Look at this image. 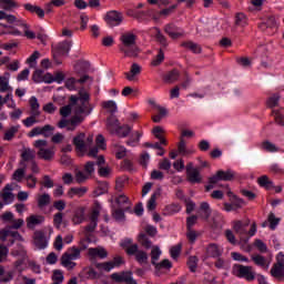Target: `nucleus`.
Returning a JSON list of instances; mask_svg holds the SVG:
<instances>
[{"instance_id": "1", "label": "nucleus", "mask_w": 284, "mask_h": 284, "mask_svg": "<svg viewBox=\"0 0 284 284\" xmlns=\"http://www.w3.org/2000/svg\"><path fill=\"white\" fill-rule=\"evenodd\" d=\"M94 106L90 104V93L85 90H80L77 95L70 97V103L60 109V115L63 116L58 122L60 130H68V132H74L85 118L92 114Z\"/></svg>"}, {"instance_id": "2", "label": "nucleus", "mask_w": 284, "mask_h": 284, "mask_svg": "<svg viewBox=\"0 0 284 284\" xmlns=\"http://www.w3.org/2000/svg\"><path fill=\"white\" fill-rule=\"evenodd\" d=\"M122 45L121 52H124L126 57H136L139 54V48H136V34L132 32L123 33L120 38Z\"/></svg>"}, {"instance_id": "3", "label": "nucleus", "mask_w": 284, "mask_h": 284, "mask_svg": "<svg viewBox=\"0 0 284 284\" xmlns=\"http://www.w3.org/2000/svg\"><path fill=\"white\" fill-rule=\"evenodd\" d=\"M106 130L111 134H116L120 139H125L132 132V126L124 124L121 126L116 118H109L106 120Z\"/></svg>"}, {"instance_id": "4", "label": "nucleus", "mask_w": 284, "mask_h": 284, "mask_svg": "<svg viewBox=\"0 0 284 284\" xmlns=\"http://www.w3.org/2000/svg\"><path fill=\"white\" fill-rule=\"evenodd\" d=\"M232 227L239 236H248V239H252V236L256 234V223H253L250 231H247V227H250V219L233 221Z\"/></svg>"}, {"instance_id": "5", "label": "nucleus", "mask_w": 284, "mask_h": 284, "mask_svg": "<svg viewBox=\"0 0 284 284\" xmlns=\"http://www.w3.org/2000/svg\"><path fill=\"white\" fill-rule=\"evenodd\" d=\"M33 146L38 150L39 159L52 161L54 159V146L48 148V140H36Z\"/></svg>"}, {"instance_id": "6", "label": "nucleus", "mask_w": 284, "mask_h": 284, "mask_svg": "<svg viewBox=\"0 0 284 284\" xmlns=\"http://www.w3.org/2000/svg\"><path fill=\"white\" fill-rule=\"evenodd\" d=\"M232 179H234V171L220 170L209 179V185H206V191L210 192V190H214V185H216V183H219L220 181H232Z\"/></svg>"}, {"instance_id": "7", "label": "nucleus", "mask_w": 284, "mask_h": 284, "mask_svg": "<svg viewBox=\"0 0 284 284\" xmlns=\"http://www.w3.org/2000/svg\"><path fill=\"white\" fill-rule=\"evenodd\" d=\"M72 49V41H63L52 47L53 59L58 65H61V60L58 57H68L70 50Z\"/></svg>"}, {"instance_id": "8", "label": "nucleus", "mask_w": 284, "mask_h": 284, "mask_svg": "<svg viewBox=\"0 0 284 284\" xmlns=\"http://www.w3.org/2000/svg\"><path fill=\"white\" fill-rule=\"evenodd\" d=\"M233 274L239 278H245V281H254L256 278V273L252 266H245L236 264L233 267Z\"/></svg>"}, {"instance_id": "9", "label": "nucleus", "mask_w": 284, "mask_h": 284, "mask_svg": "<svg viewBox=\"0 0 284 284\" xmlns=\"http://www.w3.org/2000/svg\"><path fill=\"white\" fill-rule=\"evenodd\" d=\"M0 241H2V243H9V245H14V241L23 243L24 240L19 232L4 229L0 230Z\"/></svg>"}, {"instance_id": "10", "label": "nucleus", "mask_w": 284, "mask_h": 284, "mask_svg": "<svg viewBox=\"0 0 284 284\" xmlns=\"http://www.w3.org/2000/svg\"><path fill=\"white\" fill-rule=\"evenodd\" d=\"M104 21L109 28H116L123 23V13L116 10L108 11L104 16Z\"/></svg>"}, {"instance_id": "11", "label": "nucleus", "mask_w": 284, "mask_h": 284, "mask_svg": "<svg viewBox=\"0 0 284 284\" xmlns=\"http://www.w3.org/2000/svg\"><path fill=\"white\" fill-rule=\"evenodd\" d=\"M99 214H101V204L95 202V206L92 209L91 213L89 214V225H87V232H93L97 230V225H99Z\"/></svg>"}, {"instance_id": "12", "label": "nucleus", "mask_w": 284, "mask_h": 284, "mask_svg": "<svg viewBox=\"0 0 284 284\" xmlns=\"http://www.w3.org/2000/svg\"><path fill=\"white\" fill-rule=\"evenodd\" d=\"M109 203H111V207H125V205H129L128 207H130L131 205L130 197L124 193H115L111 195Z\"/></svg>"}, {"instance_id": "13", "label": "nucleus", "mask_w": 284, "mask_h": 284, "mask_svg": "<svg viewBox=\"0 0 284 284\" xmlns=\"http://www.w3.org/2000/svg\"><path fill=\"white\" fill-rule=\"evenodd\" d=\"M123 263H125L123 261V257L115 256L112 261L98 263L97 268L102 270V272H112V270H114V267H121V265H123Z\"/></svg>"}, {"instance_id": "14", "label": "nucleus", "mask_w": 284, "mask_h": 284, "mask_svg": "<svg viewBox=\"0 0 284 284\" xmlns=\"http://www.w3.org/2000/svg\"><path fill=\"white\" fill-rule=\"evenodd\" d=\"M50 239L45 237V233L42 231H36L33 234V245L36 250H45L48 247Z\"/></svg>"}, {"instance_id": "15", "label": "nucleus", "mask_w": 284, "mask_h": 284, "mask_svg": "<svg viewBox=\"0 0 284 284\" xmlns=\"http://www.w3.org/2000/svg\"><path fill=\"white\" fill-rule=\"evenodd\" d=\"M186 175L190 181V183H201V172L199 169L194 168V163L190 162L186 164Z\"/></svg>"}, {"instance_id": "16", "label": "nucleus", "mask_w": 284, "mask_h": 284, "mask_svg": "<svg viewBox=\"0 0 284 284\" xmlns=\"http://www.w3.org/2000/svg\"><path fill=\"white\" fill-rule=\"evenodd\" d=\"M111 278L115 283H126V284H130V283H132L134 277H133L132 272L123 271V272H120V273L111 274Z\"/></svg>"}, {"instance_id": "17", "label": "nucleus", "mask_w": 284, "mask_h": 284, "mask_svg": "<svg viewBox=\"0 0 284 284\" xmlns=\"http://www.w3.org/2000/svg\"><path fill=\"white\" fill-rule=\"evenodd\" d=\"M73 145H75L79 154H85L88 151V144H85V133H79L73 138Z\"/></svg>"}, {"instance_id": "18", "label": "nucleus", "mask_w": 284, "mask_h": 284, "mask_svg": "<svg viewBox=\"0 0 284 284\" xmlns=\"http://www.w3.org/2000/svg\"><path fill=\"white\" fill-rule=\"evenodd\" d=\"M12 87H10V80L6 77H0V92H9L2 100L4 104L12 99Z\"/></svg>"}, {"instance_id": "19", "label": "nucleus", "mask_w": 284, "mask_h": 284, "mask_svg": "<svg viewBox=\"0 0 284 284\" xmlns=\"http://www.w3.org/2000/svg\"><path fill=\"white\" fill-rule=\"evenodd\" d=\"M164 30L171 39H181V37H183V34H185V31H183V29H181L172 23L166 24Z\"/></svg>"}, {"instance_id": "20", "label": "nucleus", "mask_w": 284, "mask_h": 284, "mask_svg": "<svg viewBox=\"0 0 284 284\" xmlns=\"http://www.w3.org/2000/svg\"><path fill=\"white\" fill-rule=\"evenodd\" d=\"M87 81H90V83H92V78H90V75H83L79 80L74 78H69L65 81V88L70 91L77 90V83H87Z\"/></svg>"}, {"instance_id": "21", "label": "nucleus", "mask_w": 284, "mask_h": 284, "mask_svg": "<svg viewBox=\"0 0 284 284\" xmlns=\"http://www.w3.org/2000/svg\"><path fill=\"white\" fill-rule=\"evenodd\" d=\"M45 222V217L42 215H30L27 217V227L29 230H34L37 225H41Z\"/></svg>"}, {"instance_id": "22", "label": "nucleus", "mask_w": 284, "mask_h": 284, "mask_svg": "<svg viewBox=\"0 0 284 284\" xmlns=\"http://www.w3.org/2000/svg\"><path fill=\"white\" fill-rule=\"evenodd\" d=\"M206 254L211 258H219L223 255V247H221L219 244H210L206 247Z\"/></svg>"}, {"instance_id": "23", "label": "nucleus", "mask_w": 284, "mask_h": 284, "mask_svg": "<svg viewBox=\"0 0 284 284\" xmlns=\"http://www.w3.org/2000/svg\"><path fill=\"white\" fill-rule=\"evenodd\" d=\"M1 199L4 202V205H10L14 201V194L12 193V186L8 184L0 194Z\"/></svg>"}, {"instance_id": "24", "label": "nucleus", "mask_w": 284, "mask_h": 284, "mask_svg": "<svg viewBox=\"0 0 284 284\" xmlns=\"http://www.w3.org/2000/svg\"><path fill=\"white\" fill-rule=\"evenodd\" d=\"M252 261L262 270H270L271 261L265 258L263 255H252Z\"/></svg>"}, {"instance_id": "25", "label": "nucleus", "mask_w": 284, "mask_h": 284, "mask_svg": "<svg viewBox=\"0 0 284 284\" xmlns=\"http://www.w3.org/2000/svg\"><path fill=\"white\" fill-rule=\"evenodd\" d=\"M197 212L200 216L204 219V221H207V219L212 216V209L210 207V203L207 202H201Z\"/></svg>"}, {"instance_id": "26", "label": "nucleus", "mask_w": 284, "mask_h": 284, "mask_svg": "<svg viewBox=\"0 0 284 284\" xmlns=\"http://www.w3.org/2000/svg\"><path fill=\"white\" fill-rule=\"evenodd\" d=\"M89 255L93 258H108V251L103 246L89 248Z\"/></svg>"}, {"instance_id": "27", "label": "nucleus", "mask_w": 284, "mask_h": 284, "mask_svg": "<svg viewBox=\"0 0 284 284\" xmlns=\"http://www.w3.org/2000/svg\"><path fill=\"white\" fill-rule=\"evenodd\" d=\"M85 221V207H78L74 211L73 217H72V223L74 225H81Z\"/></svg>"}, {"instance_id": "28", "label": "nucleus", "mask_w": 284, "mask_h": 284, "mask_svg": "<svg viewBox=\"0 0 284 284\" xmlns=\"http://www.w3.org/2000/svg\"><path fill=\"white\" fill-rule=\"evenodd\" d=\"M24 9L28 10V12H31V14H37L39 19H43V17H45V11L41 9V7L27 3L24 4Z\"/></svg>"}, {"instance_id": "29", "label": "nucleus", "mask_w": 284, "mask_h": 284, "mask_svg": "<svg viewBox=\"0 0 284 284\" xmlns=\"http://www.w3.org/2000/svg\"><path fill=\"white\" fill-rule=\"evenodd\" d=\"M88 193V187L82 186V187H71L68 191V197L69 199H74V196H84Z\"/></svg>"}, {"instance_id": "30", "label": "nucleus", "mask_w": 284, "mask_h": 284, "mask_svg": "<svg viewBox=\"0 0 284 284\" xmlns=\"http://www.w3.org/2000/svg\"><path fill=\"white\" fill-rule=\"evenodd\" d=\"M29 105H30V111H31V114H40L41 115V104H39V99H37V97H31L29 99Z\"/></svg>"}, {"instance_id": "31", "label": "nucleus", "mask_w": 284, "mask_h": 284, "mask_svg": "<svg viewBox=\"0 0 284 284\" xmlns=\"http://www.w3.org/2000/svg\"><path fill=\"white\" fill-rule=\"evenodd\" d=\"M271 276L276 278L277 281H283L284 278V266H280L278 264H274L271 268Z\"/></svg>"}, {"instance_id": "32", "label": "nucleus", "mask_w": 284, "mask_h": 284, "mask_svg": "<svg viewBox=\"0 0 284 284\" xmlns=\"http://www.w3.org/2000/svg\"><path fill=\"white\" fill-rule=\"evenodd\" d=\"M141 136H143L142 131H135L126 141V145H129L130 148H136V145L141 143Z\"/></svg>"}, {"instance_id": "33", "label": "nucleus", "mask_w": 284, "mask_h": 284, "mask_svg": "<svg viewBox=\"0 0 284 284\" xmlns=\"http://www.w3.org/2000/svg\"><path fill=\"white\" fill-rule=\"evenodd\" d=\"M139 74H141V65H139L138 63H133L130 72H128L125 77L128 81H134V79H136Z\"/></svg>"}, {"instance_id": "34", "label": "nucleus", "mask_w": 284, "mask_h": 284, "mask_svg": "<svg viewBox=\"0 0 284 284\" xmlns=\"http://www.w3.org/2000/svg\"><path fill=\"white\" fill-rule=\"evenodd\" d=\"M178 152L182 156H187V154H194V148H187V145H185V141L181 140L178 145Z\"/></svg>"}, {"instance_id": "35", "label": "nucleus", "mask_w": 284, "mask_h": 284, "mask_svg": "<svg viewBox=\"0 0 284 284\" xmlns=\"http://www.w3.org/2000/svg\"><path fill=\"white\" fill-rule=\"evenodd\" d=\"M257 183L265 190H274V182H272L267 175H262L258 178Z\"/></svg>"}, {"instance_id": "36", "label": "nucleus", "mask_w": 284, "mask_h": 284, "mask_svg": "<svg viewBox=\"0 0 284 284\" xmlns=\"http://www.w3.org/2000/svg\"><path fill=\"white\" fill-rule=\"evenodd\" d=\"M181 77L179 70L174 69L164 75L165 83H176V80Z\"/></svg>"}, {"instance_id": "37", "label": "nucleus", "mask_w": 284, "mask_h": 284, "mask_svg": "<svg viewBox=\"0 0 284 284\" xmlns=\"http://www.w3.org/2000/svg\"><path fill=\"white\" fill-rule=\"evenodd\" d=\"M112 151L115 154L116 159H124L125 154H128V149L119 144H113Z\"/></svg>"}, {"instance_id": "38", "label": "nucleus", "mask_w": 284, "mask_h": 284, "mask_svg": "<svg viewBox=\"0 0 284 284\" xmlns=\"http://www.w3.org/2000/svg\"><path fill=\"white\" fill-rule=\"evenodd\" d=\"M20 129H21V125L19 124L9 128L4 132V136H3L4 141H12V139H14V134H17V132H19Z\"/></svg>"}, {"instance_id": "39", "label": "nucleus", "mask_w": 284, "mask_h": 284, "mask_svg": "<svg viewBox=\"0 0 284 284\" xmlns=\"http://www.w3.org/2000/svg\"><path fill=\"white\" fill-rule=\"evenodd\" d=\"M37 152L30 148L23 149L21 153L22 161H34Z\"/></svg>"}, {"instance_id": "40", "label": "nucleus", "mask_w": 284, "mask_h": 284, "mask_svg": "<svg viewBox=\"0 0 284 284\" xmlns=\"http://www.w3.org/2000/svg\"><path fill=\"white\" fill-rule=\"evenodd\" d=\"M61 265L67 270H74V267H77V263H74V260L70 258L65 254H63L61 257Z\"/></svg>"}, {"instance_id": "41", "label": "nucleus", "mask_w": 284, "mask_h": 284, "mask_svg": "<svg viewBox=\"0 0 284 284\" xmlns=\"http://www.w3.org/2000/svg\"><path fill=\"white\" fill-rule=\"evenodd\" d=\"M18 26H21L24 32V37H27V39H37V34L34 33V31L30 30V27L26 22L18 21Z\"/></svg>"}, {"instance_id": "42", "label": "nucleus", "mask_w": 284, "mask_h": 284, "mask_svg": "<svg viewBox=\"0 0 284 284\" xmlns=\"http://www.w3.org/2000/svg\"><path fill=\"white\" fill-rule=\"evenodd\" d=\"M1 8L2 10H6L7 12H12L14 8H19V4L14 2V0H1Z\"/></svg>"}, {"instance_id": "43", "label": "nucleus", "mask_w": 284, "mask_h": 284, "mask_svg": "<svg viewBox=\"0 0 284 284\" xmlns=\"http://www.w3.org/2000/svg\"><path fill=\"white\" fill-rule=\"evenodd\" d=\"M161 248L159 246H154L151 251V263L152 265H154V267H156V265L159 264V258H161Z\"/></svg>"}, {"instance_id": "44", "label": "nucleus", "mask_w": 284, "mask_h": 284, "mask_svg": "<svg viewBox=\"0 0 284 284\" xmlns=\"http://www.w3.org/2000/svg\"><path fill=\"white\" fill-rule=\"evenodd\" d=\"M128 210H130V207H125L124 210L114 209L112 211L113 219L119 222L125 221V212H128Z\"/></svg>"}, {"instance_id": "45", "label": "nucleus", "mask_w": 284, "mask_h": 284, "mask_svg": "<svg viewBox=\"0 0 284 284\" xmlns=\"http://www.w3.org/2000/svg\"><path fill=\"white\" fill-rule=\"evenodd\" d=\"M163 61H165V53L163 52V49H159V52L155 55V58L152 60L151 65H153V68H156L161 65Z\"/></svg>"}, {"instance_id": "46", "label": "nucleus", "mask_w": 284, "mask_h": 284, "mask_svg": "<svg viewBox=\"0 0 284 284\" xmlns=\"http://www.w3.org/2000/svg\"><path fill=\"white\" fill-rule=\"evenodd\" d=\"M64 256H68L73 261H78V258H81V250L73 246L69 248L68 252L64 253Z\"/></svg>"}, {"instance_id": "47", "label": "nucleus", "mask_w": 284, "mask_h": 284, "mask_svg": "<svg viewBox=\"0 0 284 284\" xmlns=\"http://www.w3.org/2000/svg\"><path fill=\"white\" fill-rule=\"evenodd\" d=\"M39 116H41L40 114H36L31 113V115L27 119H24L22 121L23 125H26V128H32V125H36V123H39V121L37 119H39Z\"/></svg>"}, {"instance_id": "48", "label": "nucleus", "mask_w": 284, "mask_h": 284, "mask_svg": "<svg viewBox=\"0 0 284 284\" xmlns=\"http://www.w3.org/2000/svg\"><path fill=\"white\" fill-rule=\"evenodd\" d=\"M227 196H230V199H234L233 201V205H235V210H241V207H243V205H245V201H243V199H239L236 197V195H234V193H232V191H227Z\"/></svg>"}, {"instance_id": "49", "label": "nucleus", "mask_w": 284, "mask_h": 284, "mask_svg": "<svg viewBox=\"0 0 284 284\" xmlns=\"http://www.w3.org/2000/svg\"><path fill=\"white\" fill-rule=\"evenodd\" d=\"M183 248V244L179 243L170 248L171 258L176 261L179 256H181V250Z\"/></svg>"}, {"instance_id": "50", "label": "nucleus", "mask_w": 284, "mask_h": 284, "mask_svg": "<svg viewBox=\"0 0 284 284\" xmlns=\"http://www.w3.org/2000/svg\"><path fill=\"white\" fill-rule=\"evenodd\" d=\"M183 48H186L187 50H191V52H194V54H200L201 52V45L194 43V42H184L182 43Z\"/></svg>"}, {"instance_id": "51", "label": "nucleus", "mask_w": 284, "mask_h": 284, "mask_svg": "<svg viewBox=\"0 0 284 284\" xmlns=\"http://www.w3.org/2000/svg\"><path fill=\"white\" fill-rule=\"evenodd\" d=\"M139 243H141V245L143 247H145L146 250H150V247H152V241H150V239L148 237V235H145V233H141L139 235L138 239Z\"/></svg>"}, {"instance_id": "52", "label": "nucleus", "mask_w": 284, "mask_h": 284, "mask_svg": "<svg viewBox=\"0 0 284 284\" xmlns=\"http://www.w3.org/2000/svg\"><path fill=\"white\" fill-rule=\"evenodd\" d=\"M41 57L39 51H34L28 59L27 63L30 68H37V60Z\"/></svg>"}, {"instance_id": "53", "label": "nucleus", "mask_w": 284, "mask_h": 284, "mask_svg": "<svg viewBox=\"0 0 284 284\" xmlns=\"http://www.w3.org/2000/svg\"><path fill=\"white\" fill-rule=\"evenodd\" d=\"M50 194L44 193L38 197V207H45L50 205Z\"/></svg>"}, {"instance_id": "54", "label": "nucleus", "mask_w": 284, "mask_h": 284, "mask_svg": "<svg viewBox=\"0 0 284 284\" xmlns=\"http://www.w3.org/2000/svg\"><path fill=\"white\" fill-rule=\"evenodd\" d=\"M148 253L145 251H139L135 254V261L140 264V265H145L148 263Z\"/></svg>"}, {"instance_id": "55", "label": "nucleus", "mask_w": 284, "mask_h": 284, "mask_svg": "<svg viewBox=\"0 0 284 284\" xmlns=\"http://www.w3.org/2000/svg\"><path fill=\"white\" fill-rule=\"evenodd\" d=\"M262 149L265 150V152H281V149L270 141L263 142Z\"/></svg>"}, {"instance_id": "56", "label": "nucleus", "mask_w": 284, "mask_h": 284, "mask_svg": "<svg viewBox=\"0 0 284 284\" xmlns=\"http://www.w3.org/2000/svg\"><path fill=\"white\" fill-rule=\"evenodd\" d=\"M179 212H181V206L176 203L165 206V214H179Z\"/></svg>"}, {"instance_id": "57", "label": "nucleus", "mask_w": 284, "mask_h": 284, "mask_svg": "<svg viewBox=\"0 0 284 284\" xmlns=\"http://www.w3.org/2000/svg\"><path fill=\"white\" fill-rule=\"evenodd\" d=\"M235 23L241 28H245V26H247V17L244 13H237L235 17Z\"/></svg>"}, {"instance_id": "58", "label": "nucleus", "mask_w": 284, "mask_h": 284, "mask_svg": "<svg viewBox=\"0 0 284 284\" xmlns=\"http://www.w3.org/2000/svg\"><path fill=\"white\" fill-rule=\"evenodd\" d=\"M63 224V213L59 212L53 215V225L57 230H61V225Z\"/></svg>"}, {"instance_id": "59", "label": "nucleus", "mask_w": 284, "mask_h": 284, "mask_svg": "<svg viewBox=\"0 0 284 284\" xmlns=\"http://www.w3.org/2000/svg\"><path fill=\"white\" fill-rule=\"evenodd\" d=\"M268 223L271 230H276V227H278V223H281V219L276 217L274 213H271L268 215Z\"/></svg>"}, {"instance_id": "60", "label": "nucleus", "mask_w": 284, "mask_h": 284, "mask_svg": "<svg viewBox=\"0 0 284 284\" xmlns=\"http://www.w3.org/2000/svg\"><path fill=\"white\" fill-rule=\"evenodd\" d=\"M187 266H189L190 272H196V267H199V257L191 256L189 258Z\"/></svg>"}, {"instance_id": "61", "label": "nucleus", "mask_w": 284, "mask_h": 284, "mask_svg": "<svg viewBox=\"0 0 284 284\" xmlns=\"http://www.w3.org/2000/svg\"><path fill=\"white\" fill-rule=\"evenodd\" d=\"M103 108H105V110H109V112H111V114H114V112H116V110H118L116 102L113 100H109V101L104 102Z\"/></svg>"}, {"instance_id": "62", "label": "nucleus", "mask_w": 284, "mask_h": 284, "mask_svg": "<svg viewBox=\"0 0 284 284\" xmlns=\"http://www.w3.org/2000/svg\"><path fill=\"white\" fill-rule=\"evenodd\" d=\"M88 179H90V175L87 174L83 171H78L75 173V181H77V183H83V182L88 181Z\"/></svg>"}, {"instance_id": "63", "label": "nucleus", "mask_w": 284, "mask_h": 284, "mask_svg": "<svg viewBox=\"0 0 284 284\" xmlns=\"http://www.w3.org/2000/svg\"><path fill=\"white\" fill-rule=\"evenodd\" d=\"M63 272L61 271H54L53 272V275H52V281L53 283H60V284H63Z\"/></svg>"}, {"instance_id": "64", "label": "nucleus", "mask_w": 284, "mask_h": 284, "mask_svg": "<svg viewBox=\"0 0 284 284\" xmlns=\"http://www.w3.org/2000/svg\"><path fill=\"white\" fill-rule=\"evenodd\" d=\"M273 116H274L275 123H277V125H284V115H283V113H281L280 111L274 110L273 111Z\"/></svg>"}]
</instances>
